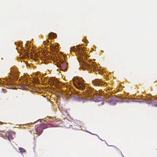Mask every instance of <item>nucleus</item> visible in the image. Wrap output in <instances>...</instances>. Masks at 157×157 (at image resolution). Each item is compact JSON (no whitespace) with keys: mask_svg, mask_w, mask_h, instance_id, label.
I'll use <instances>...</instances> for the list:
<instances>
[{"mask_svg":"<svg viewBox=\"0 0 157 157\" xmlns=\"http://www.w3.org/2000/svg\"><path fill=\"white\" fill-rule=\"evenodd\" d=\"M19 150L21 153H22L23 152H24L26 151L25 149L21 147H20L19 148Z\"/></svg>","mask_w":157,"mask_h":157,"instance_id":"423d86ee","label":"nucleus"},{"mask_svg":"<svg viewBox=\"0 0 157 157\" xmlns=\"http://www.w3.org/2000/svg\"><path fill=\"white\" fill-rule=\"evenodd\" d=\"M82 68L83 70H85L86 69V67H83V66H86V65L87 64H86V63H85V62H84V61H83L82 62Z\"/></svg>","mask_w":157,"mask_h":157,"instance_id":"0eeeda50","label":"nucleus"},{"mask_svg":"<svg viewBox=\"0 0 157 157\" xmlns=\"http://www.w3.org/2000/svg\"><path fill=\"white\" fill-rule=\"evenodd\" d=\"M47 41L48 42V43L49 42V40H47Z\"/></svg>","mask_w":157,"mask_h":157,"instance_id":"ddd939ff","label":"nucleus"},{"mask_svg":"<svg viewBox=\"0 0 157 157\" xmlns=\"http://www.w3.org/2000/svg\"><path fill=\"white\" fill-rule=\"evenodd\" d=\"M93 95H94V93L93 94L91 93V94L88 93L87 94V95H88V96L90 97H91L92 98V97H93Z\"/></svg>","mask_w":157,"mask_h":157,"instance_id":"9d476101","label":"nucleus"},{"mask_svg":"<svg viewBox=\"0 0 157 157\" xmlns=\"http://www.w3.org/2000/svg\"><path fill=\"white\" fill-rule=\"evenodd\" d=\"M92 82L94 85L99 86L103 85L104 84V83L99 79H95L92 81Z\"/></svg>","mask_w":157,"mask_h":157,"instance_id":"f03ea898","label":"nucleus"},{"mask_svg":"<svg viewBox=\"0 0 157 157\" xmlns=\"http://www.w3.org/2000/svg\"><path fill=\"white\" fill-rule=\"evenodd\" d=\"M67 66V63L63 61H59L58 63L57 64V66L60 68H66Z\"/></svg>","mask_w":157,"mask_h":157,"instance_id":"7ed1b4c3","label":"nucleus"},{"mask_svg":"<svg viewBox=\"0 0 157 157\" xmlns=\"http://www.w3.org/2000/svg\"><path fill=\"white\" fill-rule=\"evenodd\" d=\"M74 85L78 89L82 90L85 88V86L82 79L77 78L73 81Z\"/></svg>","mask_w":157,"mask_h":157,"instance_id":"f257e3e1","label":"nucleus"},{"mask_svg":"<svg viewBox=\"0 0 157 157\" xmlns=\"http://www.w3.org/2000/svg\"><path fill=\"white\" fill-rule=\"evenodd\" d=\"M48 36L50 38H55L56 37V34L52 32L49 34Z\"/></svg>","mask_w":157,"mask_h":157,"instance_id":"39448f33","label":"nucleus"},{"mask_svg":"<svg viewBox=\"0 0 157 157\" xmlns=\"http://www.w3.org/2000/svg\"><path fill=\"white\" fill-rule=\"evenodd\" d=\"M8 138L9 140H13V137L11 134H10V135L8 137Z\"/></svg>","mask_w":157,"mask_h":157,"instance_id":"1a4fd4ad","label":"nucleus"},{"mask_svg":"<svg viewBox=\"0 0 157 157\" xmlns=\"http://www.w3.org/2000/svg\"><path fill=\"white\" fill-rule=\"evenodd\" d=\"M74 49H73V48H71V49L70 50V51H71V50L72 51H73L74 50Z\"/></svg>","mask_w":157,"mask_h":157,"instance_id":"9b49d317","label":"nucleus"},{"mask_svg":"<svg viewBox=\"0 0 157 157\" xmlns=\"http://www.w3.org/2000/svg\"><path fill=\"white\" fill-rule=\"evenodd\" d=\"M153 100H154V98H153L151 99V100L150 101H147L146 100H144L145 102H146L148 104H151L152 103H157V100L156 99H155V100H154L153 101Z\"/></svg>","mask_w":157,"mask_h":157,"instance_id":"20e7f679","label":"nucleus"},{"mask_svg":"<svg viewBox=\"0 0 157 157\" xmlns=\"http://www.w3.org/2000/svg\"><path fill=\"white\" fill-rule=\"evenodd\" d=\"M2 90H3V91H5V92H4V93L6 92V89H2Z\"/></svg>","mask_w":157,"mask_h":157,"instance_id":"f8f14e48","label":"nucleus"},{"mask_svg":"<svg viewBox=\"0 0 157 157\" xmlns=\"http://www.w3.org/2000/svg\"><path fill=\"white\" fill-rule=\"evenodd\" d=\"M6 136L8 138L11 134L10 132H6Z\"/></svg>","mask_w":157,"mask_h":157,"instance_id":"6e6552de","label":"nucleus"}]
</instances>
